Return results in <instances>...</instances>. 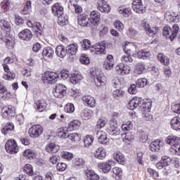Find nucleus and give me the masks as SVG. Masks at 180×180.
Wrapping results in <instances>:
<instances>
[{
  "instance_id": "nucleus-40",
  "label": "nucleus",
  "mask_w": 180,
  "mask_h": 180,
  "mask_svg": "<svg viewBox=\"0 0 180 180\" xmlns=\"http://www.w3.org/2000/svg\"><path fill=\"white\" fill-rule=\"evenodd\" d=\"M98 143L104 144V146H108V144H109V139L108 138V134H106V133L103 132L101 134L98 138Z\"/></svg>"
},
{
  "instance_id": "nucleus-50",
  "label": "nucleus",
  "mask_w": 180,
  "mask_h": 180,
  "mask_svg": "<svg viewBox=\"0 0 180 180\" xmlns=\"http://www.w3.org/2000/svg\"><path fill=\"white\" fill-rule=\"evenodd\" d=\"M0 27L3 30H9L11 29V22L5 20H0Z\"/></svg>"
},
{
  "instance_id": "nucleus-12",
  "label": "nucleus",
  "mask_w": 180,
  "mask_h": 180,
  "mask_svg": "<svg viewBox=\"0 0 180 180\" xmlns=\"http://www.w3.org/2000/svg\"><path fill=\"white\" fill-rule=\"evenodd\" d=\"M129 44L130 43L125 42L124 45H122L123 50L126 53V56H122V61H124L125 63H132L133 58H131L129 56L131 50L129 49Z\"/></svg>"
},
{
  "instance_id": "nucleus-15",
  "label": "nucleus",
  "mask_w": 180,
  "mask_h": 180,
  "mask_svg": "<svg viewBox=\"0 0 180 180\" xmlns=\"http://www.w3.org/2000/svg\"><path fill=\"white\" fill-rule=\"evenodd\" d=\"M162 146H164V142L161 141L160 139H156L150 143L149 147L151 151L153 153H158L159 150H161V147H162Z\"/></svg>"
},
{
  "instance_id": "nucleus-3",
  "label": "nucleus",
  "mask_w": 180,
  "mask_h": 180,
  "mask_svg": "<svg viewBox=\"0 0 180 180\" xmlns=\"http://www.w3.org/2000/svg\"><path fill=\"white\" fill-rule=\"evenodd\" d=\"M136 105L139 106L141 112H150L153 108V101L151 100H144L142 98H136Z\"/></svg>"
},
{
  "instance_id": "nucleus-35",
  "label": "nucleus",
  "mask_w": 180,
  "mask_h": 180,
  "mask_svg": "<svg viewBox=\"0 0 180 180\" xmlns=\"http://www.w3.org/2000/svg\"><path fill=\"white\" fill-rule=\"evenodd\" d=\"M136 13H144L146 12V7L143 6L141 0H136Z\"/></svg>"
},
{
  "instance_id": "nucleus-53",
  "label": "nucleus",
  "mask_w": 180,
  "mask_h": 180,
  "mask_svg": "<svg viewBox=\"0 0 180 180\" xmlns=\"http://www.w3.org/2000/svg\"><path fill=\"white\" fill-rule=\"evenodd\" d=\"M144 70H146V66L143 63H138L136 65V73L140 75L144 72Z\"/></svg>"
},
{
  "instance_id": "nucleus-10",
  "label": "nucleus",
  "mask_w": 180,
  "mask_h": 180,
  "mask_svg": "<svg viewBox=\"0 0 180 180\" xmlns=\"http://www.w3.org/2000/svg\"><path fill=\"white\" fill-rule=\"evenodd\" d=\"M77 22L78 24L83 27H89V26H91V22H89V17L85 14H80L78 15Z\"/></svg>"
},
{
  "instance_id": "nucleus-36",
  "label": "nucleus",
  "mask_w": 180,
  "mask_h": 180,
  "mask_svg": "<svg viewBox=\"0 0 180 180\" xmlns=\"http://www.w3.org/2000/svg\"><path fill=\"white\" fill-rule=\"evenodd\" d=\"M70 81L72 84H78L82 79V75L78 73H72L70 75Z\"/></svg>"
},
{
  "instance_id": "nucleus-38",
  "label": "nucleus",
  "mask_w": 180,
  "mask_h": 180,
  "mask_svg": "<svg viewBox=\"0 0 180 180\" xmlns=\"http://www.w3.org/2000/svg\"><path fill=\"white\" fill-rule=\"evenodd\" d=\"M92 115H94V112H92L91 110H84L80 113V116L82 118H83L84 120H88V119H91Z\"/></svg>"
},
{
  "instance_id": "nucleus-52",
  "label": "nucleus",
  "mask_w": 180,
  "mask_h": 180,
  "mask_svg": "<svg viewBox=\"0 0 180 180\" xmlns=\"http://www.w3.org/2000/svg\"><path fill=\"white\" fill-rule=\"evenodd\" d=\"M79 61L82 64H84L85 65H88L90 63L89 58L86 54H82L81 56Z\"/></svg>"
},
{
  "instance_id": "nucleus-46",
  "label": "nucleus",
  "mask_w": 180,
  "mask_h": 180,
  "mask_svg": "<svg viewBox=\"0 0 180 180\" xmlns=\"http://www.w3.org/2000/svg\"><path fill=\"white\" fill-rule=\"evenodd\" d=\"M0 6L1 12H6L11 8V3H9V0H4L1 3Z\"/></svg>"
},
{
  "instance_id": "nucleus-32",
  "label": "nucleus",
  "mask_w": 180,
  "mask_h": 180,
  "mask_svg": "<svg viewBox=\"0 0 180 180\" xmlns=\"http://www.w3.org/2000/svg\"><path fill=\"white\" fill-rule=\"evenodd\" d=\"M4 70L6 72H8L7 75H5L4 78L5 79H15V73L10 72L9 66L6 64L3 65Z\"/></svg>"
},
{
  "instance_id": "nucleus-58",
  "label": "nucleus",
  "mask_w": 180,
  "mask_h": 180,
  "mask_svg": "<svg viewBox=\"0 0 180 180\" xmlns=\"http://www.w3.org/2000/svg\"><path fill=\"white\" fill-rule=\"evenodd\" d=\"M147 171L150 174V175L153 176L154 179H158V176H160V174L158 173V172H157L151 168H148Z\"/></svg>"
},
{
  "instance_id": "nucleus-21",
  "label": "nucleus",
  "mask_w": 180,
  "mask_h": 180,
  "mask_svg": "<svg viewBox=\"0 0 180 180\" xmlns=\"http://www.w3.org/2000/svg\"><path fill=\"white\" fill-rule=\"evenodd\" d=\"M34 108L37 112H44L47 108V103L44 100H38L34 103Z\"/></svg>"
},
{
  "instance_id": "nucleus-25",
  "label": "nucleus",
  "mask_w": 180,
  "mask_h": 180,
  "mask_svg": "<svg viewBox=\"0 0 180 180\" xmlns=\"http://www.w3.org/2000/svg\"><path fill=\"white\" fill-rule=\"evenodd\" d=\"M113 158L115 161H116L118 164H121V165H124V162H126V158L123 153L120 152H115L113 154Z\"/></svg>"
},
{
  "instance_id": "nucleus-19",
  "label": "nucleus",
  "mask_w": 180,
  "mask_h": 180,
  "mask_svg": "<svg viewBox=\"0 0 180 180\" xmlns=\"http://www.w3.org/2000/svg\"><path fill=\"white\" fill-rule=\"evenodd\" d=\"M113 65H115V60H113V56L108 55L107 56L106 60L104 61L103 68L109 71L112 70V68H113Z\"/></svg>"
},
{
  "instance_id": "nucleus-29",
  "label": "nucleus",
  "mask_w": 180,
  "mask_h": 180,
  "mask_svg": "<svg viewBox=\"0 0 180 180\" xmlns=\"http://www.w3.org/2000/svg\"><path fill=\"white\" fill-rule=\"evenodd\" d=\"M81 126V122L79 120H75L72 121L68 128L67 131H72V130H77Z\"/></svg>"
},
{
  "instance_id": "nucleus-57",
  "label": "nucleus",
  "mask_w": 180,
  "mask_h": 180,
  "mask_svg": "<svg viewBox=\"0 0 180 180\" xmlns=\"http://www.w3.org/2000/svg\"><path fill=\"white\" fill-rule=\"evenodd\" d=\"M136 97H134L127 105V109L129 110H134L136 109Z\"/></svg>"
},
{
  "instance_id": "nucleus-62",
  "label": "nucleus",
  "mask_w": 180,
  "mask_h": 180,
  "mask_svg": "<svg viewBox=\"0 0 180 180\" xmlns=\"http://www.w3.org/2000/svg\"><path fill=\"white\" fill-rule=\"evenodd\" d=\"M58 160H60V156L53 155L49 158V162L54 165L58 162Z\"/></svg>"
},
{
  "instance_id": "nucleus-61",
  "label": "nucleus",
  "mask_w": 180,
  "mask_h": 180,
  "mask_svg": "<svg viewBox=\"0 0 180 180\" xmlns=\"http://www.w3.org/2000/svg\"><path fill=\"white\" fill-rule=\"evenodd\" d=\"M62 158H64L65 160H68V161L72 160L73 155L71 153L69 152H63L61 153Z\"/></svg>"
},
{
  "instance_id": "nucleus-13",
  "label": "nucleus",
  "mask_w": 180,
  "mask_h": 180,
  "mask_svg": "<svg viewBox=\"0 0 180 180\" xmlns=\"http://www.w3.org/2000/svg\"><path fill=\"white\" fill-rule=\"evenodd\" d=\"M165 142L167 144L172 146V148L173 149V147L180 145V138L175 136H169L166 138Z\"/></svg>"
},
{
  "instance_id": "nucleus-47",
  "label": "nucleus",
  "mask_w": 180,
  "mask_h": 180,
  "mask_svg": "<svg viewBox=\"0 0 180 180\" xmlns=\"http://www.w3.org/2000/svg\"><path fill=\"white\" fill-rule=\"evenodd\" d=\"M84 143L85 147H89L92 143H94V136L91 135H87L84 137Z\"/></svg>"
},
{
  "instance_id": "nucleus-16",
  "label": "nucleus",
  "mask_w": 180,
  "mask_h": 180,
  "mask_svg": "<svg viewBox=\"0 0 180 180\" xmlns=\"http://www.w3.org/2000/svg\"><path fill=\"white\" fill-rule=\"evenodd\" d=\"M82 101L86 106L89 108H95L96 105V101L95 98L90 95H85L82 97Z\"/></svg>"
},
{
  "instance_id": "nucleus-22",
  "label": "nucleus",
  "mask_w": 180,
  "mask_h": 180,
  "mask_svg": "<svg viewBox=\"0 0 180 180\" xmlns=\"http://www.w3.org/2000/svg\"><path fill=\"white\" fill-rule=\"evenodd\" d=\"M78 51V44H71L66 46V54L68 56H75Z\"/></svg>"
},
{
  "instance_id": "nucleus-60",
  "label": "nucleus",
  "mask_w": 180,
  "mask_h": 180,
  "mask_svg": "<svg viewBox=\"0 0 180 180\" xmlns=\"http://www.w3.org/2000/svg\"><path fill=\"white\" fill-rule=\"evenodd\" d=\"M82 43V47L84 50H88L91 47V41L88 39H83Z\"/></svg>"
},
{
  "instance_id": "nucleus-6",
  "label": "nucleus",
  "mask_w": 180,
  "mask_h": 180,
  "mask_svg": "<svg viewBox=\"0 0 180 180\" xmlns=\"http://www.w3.org/2000/svg\"><path fill=\"white\" fill-rule=\"evenodd\" d=\"M67 94V86L62 84L56 85L55 91H53V96L55 98H63Z\"/></svg>"
},
{
  "instance_id": "nucleus-51",
  "label": "nucleus",
  "mask_w": 180,
  "mask_h": 180,
  "mask_svg": "<svg viewBox=\"0 0 180 180\" xmlns=\"http://www.w3.org/2000/svg\"><path fill=\"white\" fill-rule=\"evenodd\" d=\"M24 157H27L29 160H33L34 157V153L30 149H27L23 153Z\"/></svg>"
},
{
  "instance_id": "nucleus-41",
  "label": "nucleus",
  "mask_w": 180,
  "mask_h": 180,
  "mask_svg": "<svg viewBox=\"0 0 180 180\" xmlns=\"http://www.w3.org/2000/svg\"><path fill=\"white\" fill-rule=\"evenodd\" d=\"M138 58H142L143 60H146L147 58H150V56H151V52L147 51H144L143 50L139 51L138 53Z\"/></svg>"
},
{
  "instance_id": "nucleus-34",
  "label": "nucleus",
  "mask_w": 180,
  "mask_h": 180,
  "mask_svg": "<svg viewBox=\"0 0 180 180\" xmlns=\"http://www.w3.org/2000/svg\"><path fill=\"white\" fill-rule=\"evenodd\" d=\"M98 167L100 169H102L105 174L109 172L112 169V166L108 162L98 163Z\"/></svg>"
},
{
  "instance_id": "nucleus-27",
  "label": "nucleus",
  "mask_w": 180,
  "mask_h": 180,
  "mask_svg": "<svg viewBox=\"0 0 180 180\" xmlns=\"http://www.w3.org/2000/svg\"><path fill=\"white\" fill-rule=\"evenodd\" d=\"M4 43H6V46L8 49H13V46H15V40L11 37L9 34L6 33L5 34Z\"/></svg>"
},
{
  "instance_id": "nucleus-64",
  "label": "nucleus",
  "mask_w": 180,
  "mask_h": 180,
  "mask_svg": "<svg viewBox=\"0 0 180 180\" xmlns=\"http://www.w3.org/2000/svg\"><path fill=\"white\" fill-rule=\"evenodd\" d=\"M15 25L18 26H22L23 23H25V20H23V18L19 15H15Z\"/></svg>"
},
{
  "instance_id": "nucleus-54",
  "label": "nucleus",
  "mask_w": 180,
  "mask_h": 180,
  "mask_svg": "<svg viewBox=\"0 0 180 180\" xmlns=\"http://www.w3.org/2000/svg\"><path fill=\"white\" fill-rule=\"evenodd\" d=\"M113 98H122L124 95V91L122 89H116L112 92Z\"/></svg>"
},
{
  "instance_id": "nucleus-9",
  "label": "nucleus",
  "mask_w": 180,
  "mask_h": 180,
  "mask_svg": "<svg viewBox=\"0 0 180 180\" xmlns=\"http://www.w3.org/2000/svg\"><path fill=\"white\" fill-rule=\"evenodd\" d=\"M90 23L91 26L94 27V26H98L99 23H101V14L98 13L96 11H93L90 13Z\"/></svg>"
},
{
  "instance_id": "nucleus-44",
  "label": "nucleus",
  "mask_w": 180,
  "mask_h": 180,
  "mask_svg": "<svg viewBox=\"0 0 180 180\" xmlns=\"http://www.w3.org/2000/svg\"><path fill=\"white\" fill-rule=\"evenodd\" d=\"M108 133H109L110 136L112 139H117L119 136H120V129H108Z\"/></svg>"
},
{
  "instance_id": "nucleus-63",
  "label": "nucleus",
  "mask_w": 180,
  "mask_h": 180,
  "mask_svg": "<svg viewBox=\"0 0 180 180\" xmlns=\"http://www.w3.org/2000/svg\"><path fill=\"white\" fill-rule=\"evenodd\" d=\"M114 26L115 27V29H117V30H119V32H122V30H123L124 26L123 25V23H122V22L117 20L114 22Z\"/></svg>"
},
{
  "instance_id": "nucleus-8",
  "label": "nucleus",
  "mask_w": 180,
  "mask_h": 180,
  "mask_svg": "<svg viewBox=\"0 0 180 180\" xmlns=\"http://www.w3.org/2000/svg\"><path fill=\"white\" fill-rule=\"evenodd\" d=\"M3 117L7 119L8 120H11L12 117H15V107L9 105L8 107H5L2 110Z\"/></svg>"
},
{
  "instance_id": "nucleus-31",
  "label": "nucleus",
  "mask_w": 180,
  "mask_h": 180,
  "mask_svg": "<svg viewBox=\"0 0 180 180\" xmlns=\"http://www.w3.org/2000/svg\"><path fill=\"white\" fill-rule=\"evenodd\" d=\"M46 150L51 154H56V153H58V146L50 143L46 146Z\"/></svg>"
},
{
  "instance_id": "nucleus-48",
  "label": "nucleus",
  "mask_w": 180,
  "mask_h": 180,
  "mask_svg": "<svg viewBox=\"0 0 180 180\" xmlns=\"http://www.w3.org/2000/svg\"><path fill=\"white\" fill-rule=\"evenodd\" d=\"M146 85H147V79L146 78L139 79L136 83V86L137 88H144V86H146Z\"/></svg>"
},
{
  "instance_id": "nucleus-24",
  "label": "nucleus",
  "mask_w": 180,
  "mask_h": 180,
  "mask_svg": "<svg viewBox=\"0 0 180 180\" xmlns=\"http://www.w3.org/2000/svg\"><path fill=\"white\" fill-rule=\"evenodd\" d=\"M106 48V44L105 42H101L98 44H96L94 46V50L96 52V54H105L106 50L105 49Z\"/></svg>"
},
{
  "instance_id": "nucleus-23",
  "label": "nucleus",
  "mask_w": 180,
  "mask_h": 180,
  "mask_svg": "<svg viewBox=\"0 0 180 180\" xmlns=\"http://www.w3.org/2000/svg\"><path fill=\"white\" fill-rule=\"evenodd\" d=\"M42 56L44 60H51L54 56V50L51 47H46L43 50Z\"/></svg>"
},
{
  "instance_id": "nucleus-55",
  "label": "nucleus",
  "mask_w": 180,
  "mask_h": 180,
  "mask_svg": "<svg viewBox=\"0 0 180 180\" xmlns=\"http://www.w3.org/2000/svg\"><path fill=\"white\" fill-rule=\"evenodd\" d=\"M75 110V107H74V104L68 103L65 107V112L67 113H72Z\"/></svg>"
},
{
  "instance_id": "nucleus-59",
  "label": "nucleus",
  "mask_w": 180,
  "mask_h": 180,
  "mask_svg": "<svg viewBox=\"0 0 180 180\" xmlns=\"http://www.w3.org/2000/svg\"><path fill=\"white\" fill-rule=\"evenodd\" d=\"M69 8L70 9H72L73 8L75 9V13H81V12H82V7L78 4H71V6H69Z\"/></svg>"
},
{
  "instance_id": "nucleus-20",
  "label": "nucleus",
  "mask_w": 180,
  "mask_h": 180,
  "mask_svg": "<svg viewBox=\"0 0 180 180\" xmlns=\"http://www.w3.org/2000/svg\"><path fill=\"white\" fill-rule=\"evenodd\" d=\"M52 13L54 16H60L64 13V8L61 4L56 3L52 7Z\"/></svg>"
},
{
  "instance_id": "nucleus-49",
  "label": "nucleus",
  "mask_w": 180,
  "mask_h": 180,
  "mask_svg": "<svg viewBox=\"0 0 180 180\" xmlns=\"http://www.w3.org/2000/svg\"><path fill=\"white\" fill-rule=\"evenodd\" d=\"M24 171L25 174H27L30 176H33L34 175V172H33V167L31 165H26L24 167Z\"/></svg>"
},
{
  "instance_id": "nucleus-5",
  "label": "nucleus",
  "mask_w": 180,
  "mask_h": 180,
  "mask_svg": "<svg viewBox=\"0 0 180 180\" xmlns=\"http://www.w3.org/2000/svg\"><path fill=\"white\" fill-rule=\"evenodd\" d=\"M43 81H47L48 84H56L58 80V75L54 72H46L42 76Z\"/></svg>"
},
{
  "instance_id": "nucleus-2",
  "label": "nucleus",
  "mask_w": 180,
  "mask_h": 180,
  "mask_svg": "<svg viewBox=\"0 0 180 180\" xmlns=\"http://www.w3.org/2000/svg\"><path fill=\"white\" fill-rule=\"evenodd\" d=\"M179 32V25L175 24L171 27L166 25L163 28V31L162 32V36L166 37V39H169L171 41H172L175 37H176L178 33Z\"/></svg>"
},
{
  "instance_id": "nucleus-7",
  "label": "nucleus",
  "mask_w": 180,
  "mask_h": 180,
  "mask_svg": "<svg viewBox=\"0 0 180 180\" xmlns=\"http://www.w3.org/2000/svg\"><path fill=\"white\" fill-rule=\"evenodd\" d=\"M30 137L37 139L43 134V127L41 125H34L29 129Z\"/></svg>"
},
{
  "instance_id": "nucleus-45",
  "label": "nucleus",
  "mask_w": 180,
  "mask_h": 180,
  "mask_svg": "<svg viewBox=\"0 0 180 180\" xmlns=\"http://www.w3.org/2000/svg\"><path fill=\"white\" fill-rule=\"evenodd\" d=\"M137 135L139 136V141H141V143H146L148 140V136L143 131H139Z\"/></svg>"
},
{
  "instance_id": "nucleus-43",
  "label": "nucleus",
  "mask_w": 180,
  "mask_h": 180,
  "mask_svg": "<svg viewBox=\"0 0 180 180\" xmlns=\"http://www.w3.org/2000/svg\"><path fill=\"white\" fill-rule=\"evenodd\" d=\"M14 129L15 125H13V123L8 122L1 130V133H3V134H8V131H12V130H14Z\"/></svg>"
},
{
  "instance_id": "nucleus-30",
  "label": "nucleus",
  "mask_w": 180,
  "mask_h": 180,
  "mask_svg": "<svg viewBox=\"0 0 180 180\" xmlns=\"http://www.w3.org/2000/svg\"><path fill=\"white\" fill-rule=\"evenodd\" d=\"M170 124L174 130H180V117H174L173 119H172Z\"/></svg>"
},
{
  "instance_id": "nucleus-37",
  "label": "nucleus",
  "mask_w": 180,
  "mask_h": 180,
  "mask_svg": "<svg viewBox=\"0 0 180 180\" xmlns=\"http://www.w3.org/2000/svg\"><path fill=\"white\" fill-rule=\"evenodd\" d=\"M86 179L87 180H99V175L95 172L89 170L86 174Z\"/></svg>"
},
{
  "instance_id": "nucleus-42",
  "label": "nucleus",
  "mask_w": 180,
  "mask_h": 180,
  "mask_svg": "<svg viewBox=\"0 0 180 180\" xmlns=\"http://www.w3.org/2000/svg\"><path fill=\"white\" fill-rule=\"evenodd\" d=\"M68 139L72 141H79L81 140V135L77 133L70 134V131H68Z\"/></svg>"
},
{
  "instance_id": "nucleus-14",
  "label": "nucleus",
  "mask_w": 180,
  "mask_h": 180,
  "mask_svg": "<svg viewBox=\"0 0 180 180\" xmlns=\"http://www.w3.org/2000/svg\"><path fill=\"white\" fill-rule=\"evenodd\" d=\"M18 37L21 40L29 41L32 39L33 35L32 34V31H30L29 29H25L18 34Z\"/></svg>"
},
{
  "instance_id": "nucleus-33",
  "label": "nucleus",
  "mask_w": 180,
  "mask_h": 180,
  "mask_svg": "<svg viewBox=\"0 0 180 180\" xmlns=\"http://www.w3.org/2000/svg\"><path fill=\"white\" fill-rule=\"evenodd\" d=\"M58 23L60 26H65L68 23V17L65 14L58 15Z\"/></svg>"
},
{
  "instance_id": "nucleus-39",
  "label": "nucleus",
  "mask_w": 180,
  "mask_h": 180,
  "mask_svg": "<svg viewBox=\"0 0 180 180\" xmlns=\"http://www.w3.org/2000/svg\"><path fill=\"white\" fill-rule=\"evenodd\" d=\"M158 59L161 63V64H163V65H168V64H169V59L163 53H158Z\"/></svg>"
},
{
  "instance_id": "nucleus-56",
  "label": "nucleus",
  "mask_w": 180,
  "mask_h": 180,
  "mask_svg": "<svg viewBox=\"0 0 180 180\" xmlns=\"http://www.w3.org/2000/svg\"><path fill=\"white\" fill-rule=\"evenodd\" d=\"M56 136L59 137V139H67L68 137V131H67V129L60 131L57 133Z\"/></svg>"
},
{
  "instance_id": "nucleus-1",
  "label": "nucleus",
  "mask_w": 180,
  "mask_h": 180,
  "mask_svg": "<svg viewBox=\"0 0 180 180\" xmlns=\"http://www.w3.org/2000/svg\"><path fill=\"white\" fill-rule=\"evenodd\" d=\"M90 74L91 75V78L94 79V82L97 86H102V85H105V83L106 82V77H105L103 73H102V70H101V69L91 68L90 69Z\"/></svg>"
},
{
  "instance_id": "nucleus-18",
  "label": "nucleus",
  "mask_w": 180,
  "mask_h": 180,
  "mask_svg": "<svg viewBox=\"0 0 180 180\" xmlns=\"http://www.w3.org/2000/svg\"><path fill=\"white\" fill-rule=\"evenodd\" d=\"M142 27H143L144 30H146V33L148 34V36H150V37H153V36L157 34V32H158V27L151 30L150 25H148V23H147L146 21L143 22Z\"/></svg>"
},
{
  "instance_id": "nucleus-4",
  "label": "nucleus",
  "mask_w": 180,
  "mask_h": 180,
  "mask_svg": "<svg viewBox=\"0 0 180 180\" xmlns=\"http://www.w3.org/2000/svg\"><path fill=\"white\" fill-rule=\"evenodd\" d=\"M5 148L7 153L10 154H16L19 151V148L18 147V143L15 140H8L6 141L5 145Z\"/></svg>"
},
{
  "instance_id": "nucleus-17",
  "label": "nucleus",
  "mask_w": 180,
  "mask_h": 180,
  "mask_svg": "<svg viewBox=\"0 0 180 180\" xmlns=\"http://www.w3.org/2000/svg\"><path fill=\"white\" fill-rule=\"evenodd\" d=\"M97 9L101 12L108 13L110 12V6L105 0H98Z\"/></svg>"
},
{
  "instance_id": "nucleus-26",
  "label": "nucleus",
  "mask_w": 180,
  "mask_h": 180,
  "mask_svg": "<svg viewBox=\"0 0 180 180\" xmlns=\"http://www.w3.org/2000/svg\"><path fill=\"white\" fill-rule=\"evenodd\" d=\"M56 53L60 58H64L65 56H67V50L63 45H59L56 49Z\"/></svg>"
},
{
  "instance_id": "nucleus-28",
  "label": "nucleus",
  "mask_w": 180,
  "mask_h": 180,
  "mask_svg": "<svg viewBox=\"0 0 180 180\" xmlns=\"http://www.w3.org/2000/svg\"><path fill=\"white\" fill-rule=\"evenodd\" d=\"M94 157L98 160H103L106 157V150L102 148H98L94 153Z\"/></svg>"
},
{
  "instance_id": "nucleus-11",
  "label": "nucleus",
  "mask_w": 180,
  "mask_h": 180,
  "mask_svg": "<svg viewBox=\"0 0 180 180\" xmlns=\"http://www.w3.org/2000/svg\"><path fill=\"white\" fill-rule=\"evenodd\" d=\"M115 70L120 74V75H126L130 73V66L124 63H120L115 67Z\"/></svg>"
}]
</instances>
